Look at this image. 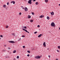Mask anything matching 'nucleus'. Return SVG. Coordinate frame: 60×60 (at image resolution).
Segmentation results:
<instances>
[{"label":"nucleus","instance_id":"obj_1","mask_svg":"<svg viewBox=\"0 0 60 60\" xmlns=\"http://www.w3.org/2000/svg\"><path fill=\"white\" fill-rule=\"evenodd\" d=\"M51 25L52 26H53V27H55V23H54L53 22H52Z\"/></svg>","mask_w":60,"mask_h":60},{"label":"nucleus","instance_id":"obj_2","mask_svg":"<svg viewBox=\"0 0 60 60\" xmlns=\"http://www.w3.org/2000/svg\"><path fill=\"white\" fill-rule=\"evenodd\" d=\"M35 59H38V58H41V57L39 56H35Z\"/></svg>","mask_w":60,"mask_h":60},{"label":"nucleus","instance_id":"obj_3","mask_svg":"<svg viewBox=\"0 0 60 60\" xmlns=\"http://www.w3.org/2000/svg\"><path fill=\"white\" fill-rule=\"evenodd\" d=\"M25 11H28V9L26 7H25Z\"/></svg>","mask_w":60,"mask_h":60},{"label":"nucleus","instance_id":"obj_4","mask_svg":"<svg viewBox=\"0 0 60 60\" xmlns=\"http://www.w3.org/2000/svg\"><path fill=\"white\" fill-rule=\"evenodd\" d=\"M9 42H10V43H15V42L13 41H9Z\"/></svg>","mask_w":60,"mask_h":60},{"label":"nucleus","instance_id":"obj_5","mask_svg":"<svg viewBox=\"0 0 60 60\" xmlns=\"http://www.w3.org/2000/svg\"><path fill=\"white\" fill-rule=\"evenodd\" d=\"M28 4H31V0H29V1H28Z\"/></svg>","mask_w":60,"mask_h":60},{"label":"nucleus","instance_id":"obj_6","mask_svg":"<svg viewBox=\"0 0 60 60\" xmlns=\"http://www.w3.org/2000/svg\"><path fill=\"white\" fill-rule=\"evenodd\" d=\"M43 45L44 46V47H46V43H45V42H44L43 43Z\"/></svg>","mask_w":60,"mask_h":60},{"label":"nucleus","instance_id":"obj_7","mask_svg":"<svg viewBox=\"0 0 60 60\" xmlns=\"http://www.w3.org/2000/svg\"><path fill=\"white\" fill-rule=\"evenodd\" d=\"M44 17V15H42L40 16V18H43Z\"/></svg>","mask_w":60,"mask_h":60},{"label":"nucleus","instance_id":"obj_8","mask_svg":"<svg viewBox=\"0 0 60 60\" xmlns=\"http://www.w3.org/2000/svg\"><path fill=\"white\" fill-rule=\"evenodd\" d=\"M54 13L52 11V12L51 13V15H54Z\"/></svg>","mask_w":60,"mask_h":60},{"label":"nucleus","instance_id":"obj_9","mask_svg":"<svg viewBox=\"0 0 60 60\" xmlns=\"http://www.w3.org/2000/svg\"><path fill=\"white\" fill-rule=\"evenodd\" d=\"M16 52V50H15L13 51V53H15Z\"/></svg>","mask_w":60,"mask_h":60},{"label":"nucleus","instance_id":"obj_10","mask_svg":"<svg viewBox=\"0 0 60 60\" xmlns=\"http://www.w3.org/2000/svg\"><path fill=\"white\" fill-rule=\"evenodd\" d=\"M28 18H29V19H30V18H31V16H30V15H29L28 16Z\"/></svg>","mask_w":60,"mask_h":60},{"label":"nucleus","instance_id":"obj_11","mask_svg":"<svg viewBox=\"0 0 60 60\" xmlns=\"http://www.w3.org/2000/svg\"><path fill=\"white\" fill-rule=\"evenodd\" d=\"M41 35H42V34H41L40 35H39L38 36V37H41Z\"/></svg>","mask_w":60,"mask_h":60},{"label":"nucleus","instance_id":"obj_12","mask_svg":"<svg viewBox=\"0 0 60 60\" xmlns=\"http://www.w3.org/2000/svg\"><path fill=\"white\" fill-rule=\"evenodd\" d=\"M35 4L36 5H38L39 4V3L38 2H37Z\"/></svg>","mask_w":60,"mask_h":60},{"label":"nucleus","instance_id":"obj_13","mask_svg":"<svg viewBox=\"0 0 60 60\" xmlns=\"http://www.w3.org/2000/svg\"><path fill=\"white\" fill-rule=\"evenodd\" d=\"M12 35H13V36H15V33H12Z\"/></svg>","mask_w":60,"mask_h":60},{"label":"nucleus","instance_id":"obj_14","mask_svg":"<svg viewBox=\"0 0 60 60\" xmlns=\"http://www.w3.org/2000/svg\"><path fill=\"white\" fill-rule=\"evenodd\" d=\"M47 19H50L49 16H47Z\"/></svg>","mask_w":60,"mask_h":60},{"label":"nucleus","instance_id":"obj_15","mask_svg":"<svg viewBox=\"0 0 60 60\" xmlns=\"http://www.w3.org/2000/svg\"><path fill=\"white\" fill-rule=\"evenodd\" d=\"M45 2L46 3H47L48 2V0H45Z\"/></svg>","mask_w":60,"mask_h":60},{"label":"nucleus","instance_id":"obj_16","mask_svg":"<svg viewBox=\"0 0 60 60\" xmlns=\"http://www.w3.org/2000/svg\"><path fill=\"white\" fill-rule=\"evenodd\" d=\"M33 20H30V22H33Z\"/></svg>","mask_w":60,"mask_h":60},{"label":"nucleus","instance_id":"obj_17","mask_svg":"<svg viewBox=\"0 0 60 60\" xmlns=\"http://www.w3.org/2000/svg\"><path fill=\"white\" fill-rule=\"evenodd\" d=\"M8 26H6V28H8Z\"/></svg>","mask_w":60,"mask_h":60},{"label":"nucleus","instance_id":"obj_18","mask_svg":"<svg viewBox=\"0 0 60 60\" xmlns=\"http://www.w3.org/2000/svg\"><path fill=\"white\" fill-rule=\"evenodd\" d=\"M3 6V7H6V5H4Z\"/></svg>","mask_w":60,"mask_h":60},{"label":"nucleus","instance_id":"obj_19","mask_svg":"<svg viewBox=\"0 0 60 60\" xmlns=\"http://www.w3.org/2000/svg\"><path fill=\"white\" fill-rule=\"evenodd\" d=\"M13 4H15V1H13Z\"/></svg>","mask_w":60,"mask_h":60},{"label":"nucleus","instance_id":"obj_20","mask_svg":"<svg viewBox=\"0 0 60 60\" xmlns=\"http://www.w3.org/2000/svg\"><path fill=\"white\" fill-rule=\"evenodd\" d=\"M58 48L59 49H60V46H58Z\"/></svg>","mask_w":60,"mask_h":60},{"label":"nucleus","instance_id":"obj_21","mask_svg":"<svg viewBox=\"0 0 60 60\" xmlns=\"http://www.w3.org/2000/svg\"><path fill=\"white\" fill-rule=\"evenodd\" d=\"M25 29L26 30V28H27V27L26 26H25L24 27Z\"/></svg>","mask_w":60,"mask_h":60},{"label":"nucleus","instance_id":"obj_22","mask_svg":"<svg viewBox=\"0 0 60 60\" xmlns=\"http://www.w3.org/2000/svg\"><path fill=\"white\" fill-rule=\"evenodd\" d=\"M32 14H33V15H34V13L33 12H32Z\"/></svg>","mask_w":60,"mask_h":60},{"label":"nucleus","instance_id":"obj_23","mask_svg":"<svg viewBox=\"0 0 60 60\" xmlns=\"http://www.w3.org/2000/svg\"><path fill=\"white\" fill-rule=\"evenodd\" d=\"M5 51V49H4V50H2V52H4V51Z\"/></svg>","mask_w":60,"mask_h":60},{"label":"nucleus","instance_id":"obj_24","mask_svg":"<svg viewBox=\"0 0 60 60\" xmlns=\"http://www.w3.org/2000/svg\"><path fill=\"white\" fill-rule=\"evenodd\" d=\"M27 52L28 53H30V51H28Z\"/></svg>","mask_w":60,"mask_h":60},{"label":"nucleus","instance_id":"obj_25","mask_svg":"<svg viewBox=\"0 0 60 60\" xmlns=\"http://www.w3.org/2000/svg\"><path fill=\"white\" fill-rule=\"evenodd\" d=\"M17 58L18 59H19V56H17Z\"/></svg>","mask_w":60,"mask_h":60},{"label":"nucleus","instance_id":"obj_26","mask_svg":"<svg viewBox=\"0 0 60 60\" xmlns=\"http://www.w3.org/2000/svg\"><path fill=\"white\" fill-rule=\"evenodd\" d=\"M22 37H25V36L24 35H22Z\"/></svg>","mask_w":60,"mask_h":60},{"label":"nucleus","instance_id":"obj_27","mask_svg":"<svg viewBox=\"0 0 60 60\" xmlns=\"http://www.w3.org/2000/svg\"><path fill=\"white\" fill-rule=\"evenodd\" d=\"M19 15H21V13L20 12L19 13Z\"/></svg>","mask_w":60,"mask_h":60},{"label":"nucleus","instance_id":"obj_28","mask_svg":"<svg viewBox=\"0 0 60 60\" xmlns=\"http://www.w3.org/2000/svg\"><path fill=\"white\" fill-rule=\"evenodd\" d=\"M0 36L1 37H3V35H0Z\"/></svg>","mask_w":60,"mask_h":60},{"label":"nucleus","instance_id":"obj_29","mask_svg":"<svg viewBox=\"0 0 60 60\" xmlns=\"http://www.w3.org/2000/svg\"><path fill=\"white\" fill-rule=\"evenodd\" d=\"M37 33V31H36V32H35L34 33V34H36V33Z\"/></svg>","mask_w":60,"mask_h":60},{"label":"nucleus","instance_id":"obj_30","mask_svg":"<svg viewBox=\"0 0 60 60\" xmlns=\"http://www.w3.org/2000/svg\"><path fill=\"white\" fill-rule=\"evenodd\" d=\"M30 55H29V54H28L27 55V56H29Z\"/></svg>","mask_w":60,"mask_h":60},{"label":"nucleus","instance_id":"obj_31","mask_svg":"<svg viewBox=\"0 0 60 60\" xmlns=\"http://www.w3.org/2000/svg\"><path fill=\"white\" fill-rule=\"evenodd\" d=\"M25 32H27V30H25Z\"/></svg>","mask_w":60,"mask_h":60},{"label":"nucleus","instance_id":"obj_32","mask_svg":"<svg viewBox=\"0 0 60 60\" xmlns=\"http://www.w3.org/2000/svg\"><path fill=\"white\" fill-rule=\"evenodd\" d=\"M57 52H59V51L58 50H57Z\"/></svg>","mask_w":60,"mask_h":60},{"label":"nucleus","instance_id":"obj_33","mask_svg":"<svg viewBox=\"0 0 60 60\" xmlns=\"http://www.w3.org/2000/svg\"><path fill=\"white\" fill-rule=\"evenodd\" d=\"M23 48H25V46H23Z\"/></svg>","mask_w":60,"mask_h":60},{"label":"nucleus","instance_id":"obj_34","mask_svg":"<svg viewBox=\"0 0 60 60\" xmlns=\"http://www.w3.org/2000/svg\"><path fill=\"white\" fill-rule=\"evenodd\" d=\"M7 5H9V2H8L7 3Z\"/></svg>","mask_w":60,"mask_h":60},{"label":"nucleus","instance_id":"obj_35","mask_svg":"<svg viewBox=\"0 0 60 60\" xmlns=\"http://www.w3.org/2000/svg\"><path fill=\"white\" fill-rule=\"evenodd\" d=\"M38 27H40V25H38Z\"/></svg>","mask_w":60,"mask_h":60},{"label":"nucleus","instance_id":"obj_36","mask_svg":"<svg viewBox=\"0 0 60 60\" xmlns=\"http://www.w3.org/2000/svg\"><path fill=\"white\" fill-rule=\"evenodd\" d=\"M22 30H23L24 31H25V30H25L24 29H23Z\"/></svg>","mask_w":60,"mask_h":60},{"label":"nucleus","instance_id":"obj_37","mask_svg":"<svg viewBox=\"0 0 60 60\" xmlns=\"http://www.w3.org/2000/svg\"><path fill=\"white\" fill-rule=\"evenodd\" d=\"M4 47H6V45H4Z\"/></svg>","mask_w":60,"mask_h":60},{"label":"nucleus","instance_id":"obj_38","mask_svg":"<svg viewBox=\"0 0 60 60\" xmlns=\"http://www.w3.org/2000/svg\"><path fill=\"white\" fill-rule=\"evenodd\" d=\"M12 3H13V1H11V4H12Z\"/></svg>","mask_w":60,"mask_h":60},{"label":"nucleus","instance_id":"obj_39","mask_svg":"<svg viewBox=\"0 0 60 60\" xmlns=\"http://www.w3.org/2000/svg\"><path fill=\"white\" fill-rule=\"evenodd\" d=\"M35 1H36V0H33L34 2H35Z\"/></svg>","mask_w":60,"mask_h":60},{"label":"nucleus","instance_id":"obj_40","mask_svg":"<svg viewBox=\"0 0 60 60\" xmlns=\"http://www.w3.org/2000/svg\"><path fill=\"white\" fill-rule=\"evenodd\" d=\"M10 47H9L8 48V49H10Z\"/></svg>","mask_w":60,"mask_h":60},{"label":"nucleus","instance_id":"obj_41","mask_svg":"<svg viewBox=\"0 0 60 60\" xmlns=\"http://www.w3.org/2000/svg\"><path fill=\"white\" fill-rule=\"evenodd\" d=\"M21 7L22 8H23V6H21Z\"/></svg>","mask_w":60,"mask_h":60},{"label":"nucleus","instance_id":"obj_42","mask_svg":"<svg viewBox=\"0 0 60 60\" xmlns=\"http://www.w3.org/2000/svg\"><path fill=\"white\" fill-rule=\"evenodd\" d=\"M49 57H50V56H49Z\"/></svg>","mask_w":60,"mask_h":60},{"label":"nucleus","instance_id":"obj_43","mask_svg":"<svg viewBox=\"0 0 60 60\" xmlns=\"http://www.w3.org/2000/svg\"><path fill=\"white\" fill-rule=\"evenodd\" d=\"M19 40H21V38H20L19 39Z\"/></svg>","mask_w":60,"mask_h":60},{"label":"nucleus","instance_id":"obj_44","mask_svg":"<svg viewBox=\"0 0 60 60\" xmlns=\"http://www.w3.org/2000/svg\"><path fill=\"white\" fill-rule=\"evenodd\" d=\"M27 33H29V32H28V31H27Z\"/></svg>","mask_w":60,"mask_h":60},{"label":"nucleus","instance_id":"obj_45","mask_svg":"<svg viewBox=\"0 0 60 60\" xmlns=\"http://www.w3.org/2000/svg\"><path fill=\"white\" fill-rule=\"evenodd\" d=\"M18 41H20V40H19H19H18Z\"/></svg>","mask_w":60,"mask_h":60},{"label":"nucleus","instance_id":"obj_46","mask_svg":"<svg viewBox=\"0 0 60 60\" xmlns=\"http://www.w3.org/2000/svg\"><path fill=\"white\" fill-rule=\"evenodd\" d=\"M22 9H24V8H22Z\"/></svg>","mask_w":60,"mask_h":60},{"label":"nucleus","instance_id":"obj_47","mask_svg":"<svg viewBox=\"0 0 60 60\" xmlns=\"http://www.w3.org/2000/svg\"><path fill=\"white\" fill-rule=\"evenodd\" d=\"M49 49L48 48L47 49V50H49Z\"/></svg>","mask_w":60,"mask_h":60},{"label":"nucleus","instance_id":"obj_48","mask_svg":"<svg viewBox=\"0 0 60 60\" xmlns=\"http://www.w3.org/2000/svg\"><path fill=\"white\" fill-rule=\"evenodd\" d=\"M24 28V27H23L22 28L23 29Z\"/></svg>","mask_w":60,"mask_h":60},{"label":"nucleus","instance_id":"obj_49","mask_svg":"<svg viewBox=\"0 0 60 60\" xmlns=\"http://www.w3.org/2000/svg\"><path fill=\"white\" fill-rule=\"evenodd\" d=\"M59 6H60V4H59Z\"/></svg>","mask_w":60,"mask_h":60},{"label":"nucleus","instance_id":"obj_50","mask_svg":"<svg viewBox=\"0 0 60 60\" xmlns=\"http://www.w3.org/2000/svg\"><path fill=\"white\" fill-rule=\"evenodd\" d=\"M50 13H51V12H50Z\"/></svg>","mask_w":60,"mask_h":60},{"label":"nucleus","instance_id":"obj_51","mask_svg":"<svg viewBox=\"0 0 60 60\" xmlns=\"http://www.w3.org/2000/svg\"><path fill=\"white\" fill-rule=\"evenodd\" d=\"M56 60H58V59H56Z\"/></svg>","mask_w":60,"mask_h":60},{"label":"nucleus","instance_id":"obj_52","mask_svg":"<svg viewBox=\"0 0 60 60\" xmlns=\"http://www.w3.org/2000/svg\"><path fill=\"white\" fill-rule=\"evenodd\" d=\"M31 0V1H33V0Z\"/></svg>","mask_w":60,"mask_h":60},{"label":"nucleus","instance_id":"obj_53","mask_svg":"<svg viewBox=\"0 0 60 60\" xmlns=\"http://www.w3.org/2000/svg\"><path fill=\"white\" fill-rule=\"evenodd\" d=\"M1 39V38H0V40Z\"/></svg>","mask_w":60,"mask_h":60}]
</instances>
